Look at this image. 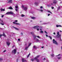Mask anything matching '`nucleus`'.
Masks as SVG:
<instances>
[{
	"label": "nucleus",
	"instance_id": "f257e3e1",
	"mask_svg": "<svg viewBox=\"0 0 62 62\" xmlns=\"http://www.w3.org/2000/svg\"><path fill=\"white\" fill-rule=\"evenodd\" d=\"M7 3L9 4L12 3V0H7Z\"/></svg>",
	"mask_w": 62,
	"mask_h": 62
},
{
	"label": "nucleus",
	"instance_id": "f03ea898",
	"mask_svg": "<svg viewBox=\"0 0 62 62\" xmlns=\"http://www.w3.org/2000/svg\"><path fill=\"white\" fill-rule=\"evenodd\" d=\"M53 43H54V44H55L56 45H58V43H57V42H56V41L55 40V39H53Z\"/></svg>",
	"mask_w": 62,
	"mask_h": 62
},
{
	"label": "nucleus",
	"instance_id": "7ed1b4c3",
	"mask_svg": "<svg viewBox=\"0 0 62 62\" xmlns=\"http://www.w3.org/2000/svg\"><path fill=\"white\" fill-rule=\"evenodd\" d=\"M17 52V51H16V49H14L12 51V53H14V54H16V53Z\"/></svg>",
	"mask_w": 62,
	"mask_h": 62
},
{
	"label": "nucleus",
	"instance_id": "20e7f679",
	"mask_svg": "<svg viewBox=\"0 0 62 62\" xmlns=\"http://www.w3.org/2000/svg\"><path fill=\"white\" fill-rule=\"evenodd\" d=\"M39 27V26H36L33 27V28L34 29H37V28H38Z\"/></svg>",
	"mask_w": 62,
	"mask_h": 62
},
{
	"label": "nucleus",
	"instance_id": "39448f33",
	"mask_svg": "<svg viewBox=\"0 0 62 62\" xmlns=\"http://www.w3.org/2000/svg\"><path fill=\"white\" fill-rule=\"evenodd\" d=\"M13 14V13L12 12H8L6 13V14Z\"/></svg>",
	"mask_w": 62,
	"mask_h": 62
},
{
	"label": "nucleus",
	"instance_id": "423d86ee",
	"mask_svg": "<svg viewBox=\"0 0 62 62\" xmlns=\"http://www.w3.org/2000/svg\"><path fill=\"white\" fill-rule=\"evenodd\" d=\"M13 23L14 24H16L17 25H20V23H15V22H13Z\"/></svg>",
	"mask_w": 62,
	"mask_h": 62
},
{
	"label": "nucleus",
	"instance_id": "0eeeda50",
	"mask_svg": "<svg viewBox=\"0 0 62 62\" xmlns=\"http://www.w3.org/2000/svg\"><path fill=\"white\" fill-rule=\"evenodd\" d=\"M33 37L34 38V39H35L36 38V37H37V36H35V35H34L33 36Z\"/></svg>",
	"mask_w": 62,
	"mask_h": 62
},
{
	"label": "nucleus",
	"instance_id": "6e6552de",
	"mask_svg": "<svg viewBox=\"0 0 62 62\" xmlns=\"http://www.w3.org/2000/svg\"><path fill=\"white\" fill-rule=\"evenodd\" d=\"M7 45H9L10 44V43L8 42H6Z\"/></svg>",
	"mask_w": 62,
	"mask_h": 62
},
{
	"label": "nucleus",
	"instance_id": "1a4fd4ad",
	"mask_svg": "<svg viewBox=\"0 0 62 62\" xmlns=\"http://www.w3.org/2000/svg\"><path fill=\"white\" fill-rule=\"evenodd\" d=\"M3 11H5V10L4 9H2L1 8L0 9V11L2 12Z\"/></svg>",
	"mask_w": 62,
	"mask_h": 62
},
{
	"label": "nucleus",
	"instance_id": "9d476101",
	"mask_svg": "<svg viewBox=\"0 0 62 62\" xmlns=\"http://www.w3.org/2000/svg\"><path fill=\"white\" fill-rule=\"evenodd\" d=\"M2 36H3L4 37H6V35L4 33H3V34L2 35Z\"/></svg>",
	"mask_w": 62,
	"mask_h": 62
},
{
	"label": "nucleus",
	"instance_id": "9b49d317",
	"mask_svg": "<svg viewBox=\"0 0 62 62\" xmlns=\"http://www.w3.org/2000/svg\"><path fill=\"white\" fill-rule=\"evenodd\" d=\"M8 9H13V8H12V7L10 6V7L8 8Z\"/></svg>",
	"mask_w": 62,
	"mask_h": 62
},
{
	"label": "nucleus",
	"instance_id": "f8f14e48",
	"mask_svg": "<svg viewBox=\"0 0 62 62\" xmlns=\"http://www.w3.org/2000/svg\"><path fill=\"white\" fill-rule=\"evenodd\" d=\"M61 26H62L60 25H56V27H61Z\"/></svg>",
	"mask_w": 62,
	"mask_h": 62
},
{
	"label": "nucleus",
	"instance_id": "ddd939ff",
	"mask_svg": "<svg viewBox=\"0 0 62 62\" xmlns=\"http://www.w3.org/2000/svg\"><path fill=\"white\" fill-rule=\"evenodd\" d=\"M31 18L33 20H34V19H36V17H31Z\"/></svg>",
	"mask_w": 62,
	"mask_h": 62
},
{
	"label": "nucleus",
	"instance_id": "4468645a",
	"mask_svg": "<svg viewBox=\"0 0 62 62\" xmlns=\"http://www.w3.org/2000/svg\"><path fill=\"white\" fill-rule=\"evenodd\" d=\"M57 2V1H54V2H53V3H54V4H56Z\"/></svg>",
	"mask_w": 62,
	"mask_h": 62
},
{
	"label": "nucleus",
	"instance_id": "2eb2a0df",
	"mask_svg": "<svg viewBox=\"0 0 62 62\" xmlns=\"http://www.w3.org/2000/svg\"><path fill=\"white\" fill-rule=\"evenodd\" d=\"M27 8L26 7H24V8L23 9H24V10H26L27 9Z\"/></svg>",
	"mask_w": 62,
	"mask_h": 62
},
{
	"label": "nucleus",
	"instance_id": "dca6fc26",
	"mask_svg": "<svg viewBox=\"0 0 62 62\" xmlns=\"http://www.w3.org/2000/svg\"><path fill=\"white\" fill-rule=\"evenodd\" d=\"M60 36H61V35H60L59 34L57 35V37L58 38H59Z\"/></svg>",
	"mask_w": 62,
	"mask_h": 62
},
{
	"label": "nucleus",
	"instance_id": "f3484780",
	"mask_svg": "<svg viewBox=\"0 0 62 62\" xmlns=\"http://www.w3.org/2000/svg\"><path fill=\"white\" fill-rule=\"evenodd\" d=\"M14 28H15V29L16 30H19V29L16 28L14 27Z\"/></svg>",
	"mask_w": 62,
	"mask_h": 62
},
{
	"label": "nucleus",
	"instance_id": "a211bd4d",
	"mask_svg": "<svg viewBox=\"0 0 62 62\" xmlns=\"http://www.w3.org/2000/svg\"><path fill=\"white\" fill-rule=\"evenodd\" d=\"M51 56H52V57H54V54H52L51 55Z\"/></svg>",
	"mask_w": 62,
	"mask_h": 62
},
{
	"label": "nucleus",
	"instance_id": "6ab92c4d",
	"mask_svg": "<svg viewBox=\"0 0 62 62\" xmlns=\"http://www.w3.org/2000/svg\"><path fill=\"white\" fill-rule=\"evenodd\" d=\"M31 44V43H30L29 44V45L28 46V47L30 46V45Z\"/></svg>",
	"mask_w": 62,
	"mask_h": 62
},
{
	"label": "nucleus",
	"instance_id": "aec40b11",
	"mask_svg": "<svg viewBox=\"0 0 62 62\" xmlns=\"http://www.w3.org/2000/svg\"><path fill=\"white\" fill-rule=\"evenodd\" d=\"M40 56V55H38L36 57V58H38V57H39Z\"/></svg>",
	"mask_w": 62,
	"mask_h": 62
},
{
	"label": "nucleus",
	"instance_id": "412c9836",
	"mask_svg": "<svg viewBox=\"0 0 62 62\" xmlns=\"http://www.w3.org/2000/svg\"><path fill=\"white\" fill-rule=\"evenodd\" d=\"M30 53L27 56V57L28 58V57H29V56H30Z\"/></svg>",
	"mask_w": 62,
	"mask_h": 62
},
{
	"label": "nucleus",
	"instance_id": "4be33fe9",
	"mask_svg": "<svg viewBox=\"0 0 62 62\" xmlns=\"http://www.w3.org/2000/svg\"><path fill=\"white\" fill-rule=\"evenodd\" d=\"M28 46L27 47H26L25 48V50H27V49H28Z\"/></svg>",
	"mask_w": 62,
	"mask_h": 62
},
{
	"label": "nucleus",
	"instance_id": "5701e85b",
	"mask_svg": "<svg viewBox=\"0 0 62 62\" xmlns=\"http://www.w3.org/2000/svg\"><path fill=\"white\" fill-rule=\"evenodd\" d=\"M36 41H39V40L38 39H36Z\"/></svg>",
	"mask_w": 62,
	"mask_h": 62
},
{
	"label": "nucleus",
	"instance_id": "b1692460",
	"mask_svg": "<svg viewBox=\"0 0 62 62\" xmlns=\"http://www.w3.org/2000/svg\"><path fill=\"white\" fill-rule=\"evenodd\" d=\"M49 37L50 39H52V37H51L50 36H49Z\"/></svg>",
	"mask_w": 62,
	"mask_h": 62
},
{
	"label": "nucleus",
	"instance_id": "393cba45",
	"mask_svg": "<svg viewBox=\"0 0 62 62\" xmlns=\"http://www.w3.org/2000/svg\"><path fill=\"white\" fill-rule=\"evenodd\" d=\"M34 59L35 60H37L38 59V58L37 57H36L34 58Z\"/></svg>",
	"mask_w": 62,
	"mask_h": 62
},
{
	"label": "nucleus",
	"instance_id": "a878e982",
	"mask_svg": "<svg viewBox=\"0 0 62 62\" xmlns=\"http://www.w3.org/2000/svg\"><path fill=\"white\" fill-rule=\"evenodd\" d=\"M40 33H43V31H41L40 32Z\"/></svg>",
	"mask_w": 62,
	"mask_h": 62
},
{
	"label": "nucleus",
	"instance_id": "bb28decb",
	"mask_svg": "<svg viewBox=\"0 0 62 62\" xmlns=\"http://www.w3.org/2000/svg\"><path fill=\"white\" fill-rule=\"evenodd\" d=\"M47 12H49V13H51V14H52V12H51L50 11H47Z\"/></svg>",
	"mask_w": 62,
	"mask_h": 62
},
{
	"label": "nucleus",
	"instance_id": "cd10ccee",
	"mask_svg": "<svg viewBox=\"0 0 62 62\" xmlns=\"http://www.w3.org/2000/svg\"><path fill=\"white\" fill-rule=\"evenodd\" d=\"M36 61L37 62H39V60L37 59V60Z\"/></svg>",
	"mask_w": 62,
	"mask_h": 62
},
{
	"label": "nucleus",
	"instance_id": "c85d7f7f",
	"mask_svg": "<svg viewBox=\"0 0 62 62\" xmlns=\"http://www.w3.org/2000/svg\"><path fill=\"white\" fill-rule=\"evenodd\" d=\"M3 36V35L2 34L0 35V38H1V36Z\"/></svg>",
	"mask_w": 62,
	"mask_h": 62
},
{
	"label": "nucleus",
	"instance_id": "c756f323",
	"mask_svg": "<svg viewBox=\"0 0 62 62\" xmlns=\"http://www.w3.org/2000/svg\"><path fill=\"white\" fill-rule=\"evenodd\" d=\"M31 61H33L34 60V59H31Z\"/></svg>",
	"mask_w": 62,
	"mask_h": 62
},
{
	"label": "nucleus",
	"instance_id": "7c9ffc66",
	"mask_svg": "<svg viewBox=\"0 0 62 62\" xmlns=\"http://www.w3.org/2000/svg\"><path fill=\"white\" fill-rule=\"evenodd\" d=\"M18 22V20H15V22H16H16Z\"/></svg>",
	"mask_w": 62,
	"mask_h": 62
},
{
	"label": "nucleus",
	"instance_id": "2f4dec72",
	"mask_svg": "<svg viewBox=\"0 0 62 62\" xmlns=\"http://www.w3.org/2000/svg\"><path fill=\"white\" fill-rule=\"evenodd\" d=\"M21 16L22 17H24V15H22Z\"/></svg>",
	"mask_w": 62,
	"mask_h": 62
},
{
	"label": "nucleus",
	"instance_id": "473e14b6",
	"mask_svg": "<svg viewBox=\"0 0 62 62\" xmlns=\"http://www.w3.org/2000/svg\"><path fill=\"white\" fill-rule=\"evenodd\" d=\"M37 38H39V39H40V37H39V36H36Z\"/></svg>",
	"mask_w": 62,
	"mask_h": 62
},
{
	"label": "nucleus",
	"instance_id": "72a5a7b5",
	"mask_svg": "<svg viewBox=\"0 0 62 62\" xmlns=\"http://www.w3.org/2000/svg\"><path fill=\"white\" fill-rule=\"evenodd\" d=\"M3 60V59H0V61Z\"/></svg>",
	"mask_w": 62,
	"mask_h": 62
},
{
	"label": "nucleus",
	"instance_id": "f704fd0d",
	"mask_svg": "<svg viewBox=\"0 0 62 62\" xmlns=\"http://www.w3.org/2000/svg\"><path fill=\"white\" fill-rule=\"evenodd\" d=\"M15 8H18V7L17 6H16L15 7Z\"/></svg>",
	"mask_w": 62,
	"mask_h": 62
},
{
	"label": "nucleus",
	"instance_id": "c9c22d12",
	"mask_svg": "<svg viewBox=\"0 0 62 62\" xmlns=\"http://www.w3.org/2000/svg\"><path fill=\"white\" fill-rule=\"evenodd\" d=\"M31 34H32V35H33V34H34V33L33 32H31Z\"/></svg>",
	"mask_w": 62,
	"mask_h": 62
},
{
	"label": "nucleus",
	"instance_id": "e433bc0d",
	"mask_svg": "<svg viewBox=\"0 0 62 62\" xmlns=\"http://www.w3.org/2000/svg\"><path fill=\"white\" fill-rule=\"evenodd\" d=\"M58 59H60V58H61V57H58Z\"/></svg>",
	"mask_w": 62,
	"mask_h": 62
},
{
	"label": "nucleus",
	"instance_id": "4c0bfd02",
	"mask_svg": "<svg viewBox=\"0 0 62 62\" xmlns=\"http://www.w3.org/2000/svg\"><path fill=\"white\" fill-rule=\"evenodd\" d=\"M45 32L46 33V34H48V33L46 31H45Z\"/></svg>",
	"mask_w": 62,
	"mask_h": 62
},
{
	"label": "nucleus",
	"instance_id": "58836bf2",
	"mask_svg": "<svg viewBox=\"0 0 62 62\" xmlns=\"http://www.w3.org/2000/svg\"><path fill=\"white\" fill-rule=\"evenodd\" d=\"M37 31H39V29L37 28Z\"/></svg>",
	"mask_w": 62,
	"mask_h": 62
},
{
	"label": "nucleus",
	"instance_id": "ea45409f",
	"mask_svg": "<svg viewBox=\"0 0 62 62\" xmlns=\"http://www.w3.org/2000/svg\"><path fill=\"white\" fill-rule=\"evenodd\" d=\"M51 8H52V9H54V7H52Z\"/></svg>",
	"mask_w": 62,
	"mask_h": 62
},
{
	"label": "nucleus",
	"instance_id": "a19ab883",
	"mask_svg": "<svg viewBox=\"0 0 62 62\" xmlns=\"http://www.w3.org/2000/svg\"><path fill=\"white\" fill-rule=\"evenodd\" d=\"M59 32H57V35H59Z\"/></svg>",
	"mask_w": 62,
	"mask_h": 62
},
{
	"label": "nucleus",
	"instance_id": "79ce46f5",
	"mask_svg": "<svg viewBox=\"0 0 62 62\" xmlns=\"http://www.w3.org/2000/svg\"><path fill=\"white\" fill-rule=\"evenodd\" d=\"M34 48H35L36 47V46H34L33 47Z\"/></svg>",
	"mask_w": 62,
	"mask_h": 62
},
{
	"label": "nucleus",
	"instance_id": "37998d69",
	"mask_svg": "<svg viewBox=\"0 0 62 62\" xmlns=\"http://www.w3.org/2000/svg\"><path fill=\"white\" fill-rule=\"evenodd\" d=\"M6 50H4V51H3V53H4V52H6Z\"/></svg>",
	"mask_w": 62,
	"mask_h": 62
},
{
	"label": "nucleus",
	"instance_id": "c03bdc74",
	"mask_svg": "<svg viewBox=\"0 0 62 62\" xmlns=\"http://www.w3.org/2000/svg\"><path fill=\"white\" fill-rule=\"evenodd\" d=\"M42 6H41V7H40V8H41V9H42Z\"/></svg>",
	"mask_w": 62,
	"mask_h": 62
},
{
	"label": "nucleus",
	"instance_id": "a18cd8bd",
	"mask_svg": "<svg viewBox=\"0 0 62 62\" xmlns=\"http://www.w3.org/2000/svg\"><path fill=\"white\" fill-rule=\"evenodd\" d=\"M1 24H2V25H4V23H1Z\"/></svg>",
	"mask_w": 62,
	"mask_h": 62
},
{
	"label": "nucleus",
	"instance_id": "49530a36",
	"mask_svg": "<svg viewBox=\"0 0 62 62\" xmlns=\"http://www.w3.org/2000/svg\"><path fill=\"white\" fill-rule=\"evenodd\" d=\"M40 11H41L42 12L43 11V10H42V9H41V10H40Z\"/></svg>",
	"mask_w": 62,
	"mask_h": 62
},
{
	"label": "nucleus",
	"instance_id": "de8ad7c7",
	"mask_svg": "<svg viewBox=\"0 0 62 62\" xmlns=\"http://www.w3.org/2000/svg\"><path fill=\"white\" fill-rule=\"evenodd\" d=\"M18 41H20V39H18Z\"/></svg>",
	"mask_w": 62,
	"mask_h": 62
},
{
	"label": "nucleus",
	"instance_id": "09e8293b",
	"mask_svg": "<svg viewBox=\"0 0 62 62\" xmlns=\"http://www.w3.org/2000/svg\"><path fill=\"white\" fill-rule=\"evenodd\" d=\"M16 11H18V9H16Z\"/></svg>",
	"mask_w": 62,
	"mask_h": 62
},
{
	"label": "nucleus",
	"instance_id": "8fccbe9b",
	"mask_svg": "<svg viewBox=\"0 0 62 62\" xmlns=\"http://www.w3.org/2000/svg\"><path fill=\"white\" fill-rule=\"evenodd\" d=\"M22 8H24V6H22Z\"/></svg>",
	"mask_w": 62,
	"mask_h": 62
},
{
	"label": "nucleus",
	"instance_id": "3c124183",
	"mask_svg": "<svg viewBox=\"0 0 62 62\" xmlns=\"http://www.w3.org/2000/svg\"><path fill=\"white\" fill-rule=\"evenodd\" d=\"M46 37H48V35H47V34L46 35Z\"/></svg>",
	"mask_w": 62,
	"mask_h": 62
},
{
	"label": "nucleus",
	"instance_id": "603ef678",
	"mask_svg": "<svg viewBox=\"0 0 62 62\" xmlns=\"http://www.w3.org/2000/svg\"><path fill=\"white\" fill-rule=\"evenodd\" d=\"M50 14H48V16H50Z\"/></svg>",
	"mask_w": 62,
	"mask_h": 62
},
{
	"label": "nucleus",
	"instance_id": "864d4df0",
	"mask_svg": "<svg viewBox=\"0 0 62 62\" xmlns=\"http://www.w3.org/2000/svg\"><path fill=\"white\" fill-rule=\"evenodd\" d=\"M1 22H2V23H3V20H1Z\"/></svg>",
	"mask_w": 62,
	"mask_h": 62
},
{
	"label": "nucleus",
	"instance_id": "5fc2aeb1",
	"mask_svg": "<svg viewBox=\"0 0 62 62\" xmlns=\"http://www.w3.org/2000/svg\"><path fill=\"white\" fill-rule=\"evenodd\" d=\"M1 17H4V15H2V16H1Z\"/></svg>",
	"mask_w": 62,
	"mask_h": 62
},
{
	"label": "nucleus",
	"instance_id": "6e6d98bb",
	"mask_svg": "<svg viewBox=\"0 0 62 62\" xmlns=\"http://www.w3.org/2000/svg\"><path fill=\"white\" fill-rule=\"evenodd\" d=\"M53 34L54 35H55V32H54Z\"/></svg>",
	"mask_w": 62,
	"mask_h": 62
},
{
	"label": "nucleus",
	"instance_id": "4d7b16f0",
	"mask_svg": "<svg viewBox=\"0 0 62 62\" xmlns=\"http://www.w3.org/2000/svg\"><path fill=\"white\" fill-rule=\"evenodd\" d=\"M14 47V46H12V48H13V47Z\"/></svg>",
	"mask_w": 62,
	"mask_h": 62
},
{
	"label": "nucleus",
	"instance_id": "13d9d810",
	"mask_svg": "<svg viewBox=\"0 0 62 62\" xmlns=\"http://www.w3.org/2000/svg\"><path fill=\"white\" fill-rule=\"evenodd\" d=\"M60 55V54H59L58 55V56H59Z\"/></svg>",
	"mask_w": 62,
	"mask_h": 62
},
{
	"label": "nucleus",
	"instance_id": "bf43d9fd",
	"mask_svg": "<svg viewBox=\"0 0 62 62\" xmlns=\"http://www.w3.org/2000/svg\"><path fill=\"white\" fill-rule=\"evenodd\" d=\"M37 48L36 47H35V49H37Z\"/></svg>",
	"mask_w": 62,
	"mask_h": 62
},
{
	"label": "nucleus",
	"instance_id": "052dcab7",
	"mask_svg": "<svg viewBox=\"0 0 62 62\" xmlns=\"http://www.w3.org/2000/svg\"><path fill=\"white\" fill-rule=\"evenodd\" d=\"M44 48V46H42V47H41V48Z\"/></svg>",
	"mask_w": 62,
	"mask_h": 62
},
{
	"label": "nucleus",
	"instance_id": "680f3d73",
	"mask_svg": "<svg viewBox=\"0 0 62 62\" xmlns=\"http://www.w3.org/2000/svg\"><path fill=\"white\" fill-rule=\"evenodd\" d=\"M21 35H23V33L21 32Z\"/></svg>",
	"mask_w": 62,
	"mask_h": 62
},
{
	"label": "nucleus",
	"instance_id": "e2e57ef3",
	"mask_svg": "<svg viewBox=\"0 0 62 62\" xmlns=\"http://www.w3.org/2000/svg\"><path fill=\"white\" fill-rule=\"evenodd\" d=\"M60 32H62V31H60Z\"/></svg>",
	"mask_w": 62,
	"mask_h": 62
},
{
	"label": "nucleus",
	"instance_id": "0e129e2a",
	"mask_svg": "<svg viewBox=\"0 0 62 62\" xmlns=\"http://www.w3.org/2000/svg\"><path fill=\"white\" fill-rule=\"evenodd\" d=\"M18 59H17V62H18Z\"/></svg>",
	"mask_w": 62,
	"mask_h": 62
},
{
	"label": "nucleus",
	"instance_id": "69168bd1",
	"mask_svg": "<svg viewBox=\"0 0 62 62\" xmlns=\"http://www.w3.org/2000/svg\"><path fill=\"white\" fill-rule=\"evenodd\" d=\"M40 30H41V31L42 30V29H40Z\"/></svg>",
	"mask_w": 62,
	"mask_h": 62
},
{
	"label": "nucleus",
	"instance_id": "338daca9",
	"mask_svg": "<svg viewBox=\"0 0 62 62\" xmlns=\"http://www.w3.org/2000/svg\"><path fill=\"white\" fill-rule=\"evenodd\" d=\"M45 59V58H44V60Z\"/></svg>",
	"mask_w": 62,
	"mask_h": 62
},
{
	"label": "nucleus",
	"instance_id": "774afa93",
	"mask_svg": "<svg viewBox=\"0 0 62 62\" xmlns=\"http://www.w3.org/2000/svg\"><path fill=\"white\" fill-rule=\"evenodd\" d=\"M31 22H32V20H31Z\"/></svg>",
	"mask_w": 62,
	"mask_h": 62
}]
</instances>
